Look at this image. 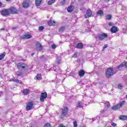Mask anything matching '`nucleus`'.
<instances>
[{"label":"nucleus","instance_id":"nucleus-1","mask_svg":"<svg viewBox=\"0 0 127 127\" xmlns=\"http://www.w3.org/2000/svg\"><path fill=\"white\" fill-rule=\"evenodd\" d=\"M125 101H123L119 103L118 104L115 106H113L112 107V109L114 111H118V110H120L121 108H122L123 106L125 105Z\"/></svg>","mask_w":127,"mask_h":127},{"label":"nucleus","instance_id":"nucleus-2","mask_svg":"<svg viewBox=\"0 0 127 127\" xmlns=\"http://www.w3.org/2000/svg\"><path fill=\"white\" fill-rule=\"evenodd\" d=\"M114 74H116V72H115L114 69L112 67L108 68L105 73V75L108 78H110V77L113 76Z\"/></svg>","mask_w":127,"mask_h":127},{"label":"nucleus","instance_id":"nucleus-3","mask_svg":"<svg viewBox=\"0 0 127 127\" xmlns=\"http://www.w3.org/2000/svg\"><path fill=\"white\" fill-rule=\"evenodd\" d=\"M18 69H23V70H28V65L27 64L23 63H20L17 64Z\"/></svg>","mask_w":127,"mask_h":127},{"label":"nucleus","instance_id":"nucleus-4","mask_svg":"<svg viewBox=\"0 0 127 127\" xmlns=\"http://www.w3.org/2000/svg\"><path fill=\"white\" fill-rule=\"evenodd\" d=\"M10 12H9V9H5L4 10H2L1 11V14L3 15V16H7L9 15L10 14Z\"/></svg>","mask_w":127,"mask_h":127},{"label":"nucleus","instance_id":"nucleus-5","mask_svg":"<svg viewBox=\"0 0 127 127\" xmlns=\"http://www.w3.org/2000/svg\"><path fill=\"white\" fill-rule=\"evenodd\" d=\"M107 37H108V35L106 33L100 34L98 36V38L99 40H103V39L107 38Z\"/></svg>","mask_w":127,"mask_h":127},{"label":"nucleus","instance_id":"nucleus-6","mask_svg":"<svg viewBox=\"0 0 127 127\" xmlns=\"http://www.w3.org/2000/svg\"><path fill=\"white\" fill-rule=\"evenodd\" d=\"M47 98V93L46 92H44L41 93V95L40 97V101L44 102V99Z\"/></svg>","mask_w":127,"mask_h":127},{"label":"nucleus","instance_id":"nucleus-7","mask_svg":"<svg viewBox=\"0 0 127 127\" xmlns=\"http://www.w3.org/2000/svg\"><path fill=\"white\" fill-rule=\"evenodd\" d=\"M68 108H67V107L62 108V115L63 117H65L66 115L68 114Z\"/></svg>","mask_w":127,"mask_h":127},{"label":"nucleus","instance_id":"nucleus-8","mask_svg":"<svg viewBox=\"0 0 127 127\" xmlns=\"http://www.w3.org/2000/svg\"><path fill=\"white\" fill-rule=\"evenodd\" d=\"M29 6H30V3L29 1L25 0L23 2V7L24 8H28Z\"/></svg>","mask_w":127,"mask_h":127},{"label":"nucleus","instance_id":"nucleus-9","mask_svg":"<svg viewBox=\"0 0 127 127\" xmlns=\"http://www.w3.org/2000/svg\"><path fill=\"white\" fill-rule=\"evenodd\" d=\"M31 37H32L31 35L29 34H25L21 37V39H29V38H31Z\"/></svg>","mask_w":127,"mask_h":127},{"label":"nucleus","instance_id":"nucleus-10","mask_svg":"<svg viewBox=\"0 0 127 127\" xmlns=\"http://www.w3.org/2000/svg\"><path fill=\"white\" fill-rule=\"evenodd\" d=\"M32 107H33V102H28L26 106V109L27 111H30V110L32 109Z\"/></svg>","mask_w":127,"mask_h":127},{"label":"nucleus","instance_id":"nucleus-11","mask_svg":"<svg viewBox=\"0 0 127 127\" xmlns=\"http://www.w3.org/2000/svg\"><path fill=\"white\" fill-rule=\"evenodd\" d=\"M91 15H92V11H91V9H88L84 17H85V18H88V17H91Z\"/></svg>","mask_w":127,"mask_h":127},{"label":"nucleus","instance_id":"nucleus-12","mask_svg":"<svg viewBox=\"0 0 127 127\" xmlns=\"http://www.w3.org/2000/svg\"><path fill=\"white\" fill-rule=\"evenodd\" d=\"M10 13H16L17 12V9L15 7H11L9 9Z\"/></svg>","mask_w":127,"mask_h":127},{"label":"nucleus","instance_id":"nucleus-13","mask_svg":"<svg viewBox=\"0 0 127 127\" xmlns=\"http://www.w3.org/2000/svg\"><path fill=\"white\" fill-rule=\"evenodd\" d=\"M36 47L38 51H41L43 50V47H42V45H41V44H40V43L39 42L37 43Z\"/></svg>","mask_w":127,"mask_h":127},{"label":"nucleus","instance_id":"nucleus-14","mask_svg":"<svg viewBox=\"0 0 127 127\" xmlns=\"http://www.w3.org/2000/svg\"><path fill=\"white\" fill-rule=\"evenodd\" d=\"M122 67H127V63L126 62L122 63L120 65H118L117 68V69H120Z\"/></svg>","mask_w":127,"mask_h":127},{"label":"nucleus","instance_id":"nucleus-15","mask_svg":"<svg viewBox=\"0 0 127 127\" xmlns=\"http://www.w3.org/2000/svg\"><path fill=\"white\" fill-rule=\"evenodd\" d=\"M83 47H84V45L82 43H77L76 46V48L78 49H83Z\"/></svg>","mask_w":127,"mask_h":127},{"label":"nucleus","instance_id":"nucleus-16","mask_svg":"<svg viewBox=\"0 0 127 127\" xmlns=\"http://www.w3.org/2000/svg\"><path fill=\"white\" fill-rule=\"evenodd\" d=\"M84 106V104H83V102L81 101H78L76 105V108H78V109H80L82 108Z\"/></svg>","mask_w":127,"mask_h":127},{"label":"nucleus","instance_id":"nucleus-17","mask_svg":"<svg viewBox=\"0 0 127 127\" xmlns=\"http://www.w3.org/2000/svg\"><path fill=\"white\" fill-rule=\"evenodd\" d=\"M56 22H55V21H53L52 20L49 21L48 24L49 25H50V26H51L52 25H53V26H54V25H56Z\"/></svg>","mask_w":127,"mask_h":127},{"label":"nucleus","instance_id":"nucleus-18","mask_svg":"<svg viewBox=\"0 0 127 127\" xmlns=\"http://www.w3.org/2000/svg\"><path fill=\"white\" fill-rule=\"evenodd\" d=\"M111 31L112 33H116L118 31V27L116 26H113L111 29Z\"/></svg>","mask_w":127,"mask_h":127},{"label":"nucleus","instance_id":"nucleus-19","mask_svg":"<svg viewBox=\"0 0 127 127\" xmlns=\"http://www.w3.org/2000/svg\"><path fill=\"white\" fill-rule=\"evenodd\" d=\"M78 75L80 77H83L85 75V71L83 69H81L78 71Z\"/></svg>","mask_w":127,"mask_h":127},{"label":"nucleus","instance_id":"nucleus-20","mask_svg":"<svg viewBox=\"0 0 127 127\" xmlns=\"http://www.w3.org/2000/svg\"><path fill=\"white\" fill-rule=\"evenodd\" d=\"M23 94L24 96H27L29 94V90L28 89H24L23 90Z\"/></svg>","mask_w":127,"mask_h":127},{"label":"nucleus","instance_id":"nucleus-21","mask_svg":"<svg viewBox=\"0 0 127 127\" xmlns=\"http://www.w3.org/2000/svg\"><path fill=\"white\" fill-rule=\"evenodd\" d=\"M74 9V6L70 5L67 7V10L68 12H72Z\"/></svg>","mask_w":127,"mask_h":127},{"label":"nucleus","instance_id":"nucleus-22","mask_svg":"<svg viewBox=\"0 0 127 127\" xmlns=\"http://www.w3.org/2000/svg\"><path fill=\"white\" fill-rule=\"evenodd\" d=\"M119 119L121 121H126V120H127V116H125V115L121 116Z\"/></svg>","mask_w":127,"mask_h":127},{"label":"nucleus","instance_id":"nucleus-23","mask_svg":"<svg viewBox=\"0 0 127 127\" xmlns=\"http://www.w3.org/2000/svg\"><path fill=\"white\" fill-rule=\"evenodd\" d=\"M41 1H42V0H35V4L36 6H39L41 3Z\"/></svg>","mask_w":127,"mask_h":127},{"label":"nucleus","instance_id":"nucleus-24","mask_svg":"<svg viewBox=\"0 0 127 127\" xmlns=\"http://www.w3.org/2000/svg\"><path fill=\"white\" fill-rule=\"evenodd\" d=\"M12 82H15V83H19V84L22 83V81H20L19 80H18V79L13 78L12 79Z\"/></svg>","mask_w":127,"mask_h":127},{"label":"nucleus","instance_id":"nucleus-25","mask_svg":"<svg viewBox=\"0 0 127 127\" xmlns=\"http://www.w3.org/2000/svg\"><path fill=\"white\" fill-rule=\"evenodd\" d=\"M15 75H16L17 76H18V77H19L20 76H22V72L18 70V71L15 72Z\"/></svg>","mask_w":127,"mask_h":127},{"label":"nucleus","instance_id":"nucleus-26","mask_svg":"<svg viewBox=\"0 0 127 127\" xmlns=\"http://www.w3.org/2000/svg\"><path fill=\"white\" fill-rule=\"evenodd\" d=\"M104 105H105V106L106 107V108H110V107H111V104L110 103V102L108 101H106L104 103Z\"/></svg>","mask_w":127,"mask_h":127},{"label":"nucleus","instance_id":"nucleus-27","mask_svg":"<svg viewBox=\"0 0 127 127\" xmlns=\"http://www.w3.org/2000/svg\"><path fill=\"white\" fill-rule=\"evenodd\" d=\"M66 29V27L65 26H62L60 28V29L59 30V32H63L64 30Z\"/></svg>","mask_w":127,"mask_h":127},{"label":"nucleus","instance_id":"nucleus-28","mask_svg":"<svg viewBox=\"0 0 127 127\" xmlns=\"http://www.w3.org/2000/svg\"><path fill=\"white\" fill-rule=\"evenodd\" d=\"M55 2V0H49L48 2V4L49 5H51V4H53Z\"/></svg>","mask_w":127,"mask_h":127},{"label":"nucleus","instance_id":"nucleus-29","mask_svg":"<svg viewBox=\"0 0 127 127\" xmlns=\"http://www.w3.org/2000/svg\"><path fill=\"white\" fill-rule=\"evenodd\" d=\"M36 79L37 80H41L42 79V77H41V74H38L37 76H36Z\"/></svg>","mask_w":127,"mask_h":127},{"label":"nucleus","instance_id":"nucleus-30","mask_svg":"<svg viewBox=\"0 0 127 127\" xmlns=\"http://www.w3.org/2000/svg\"><path fill=\"white\" fill-rule=\"evenodd\" d=\"M112 15L111 14H108L106 15V19H108V20H111L112 19Z\"/></svg>","mask_w":127,"mask_h":127},{"label":"nucleus","instance_id":"nucleus-31","mask_svg":"<svg viewBox=\"0 0 127 127\" xmlns=\"http://www.w3.org/2000/svg\"><path fill=\"white\" fill-rule=\"evenodd\" d=\"M118 89H119L120 90H121V89H123L124 88V86L122 84L120 83L118 84Z\"/></svg>","mask_w":127,"mask_h":127},{"label":"nucleus","instance_id":"nucleus-32","mask_svg":"<svg viewBox=\"0 0 127 127\" xmlns=\"http://www.w3.org/2000/svg\"><path fill=\"white\" fill-rule=\"evenodd\" d=\"M103 12L102 10H100L97 12V15H101V14H103Z\"/></svg>","mask_w":127,"mask_h":127},{"label":"nucleus","instance_id":"nucleus-33","mask_svg":"<svg viewBox=\"0 0 127 127\" xmlns=\"http://www.w3.org/2000/svg\"><path fill=\"white\" fill-rule=\"evenodd\" d=\"M4 56H5V53L1 54L0 55V60H1V59L4 57Z\"/></svg>","mask_w":127,"mask_h":127},{"label":"nucleus","instance_id":"nucleus-34","mask_svg":"<svg viewBox=\"0 0 127 127\" xmlns=\"http://www.w3.org/2000/svg\"><path fill=\"white\" fill-rule=\"evenodd\" d=\"M57 62L58 64H60V62H61V58H58L57 59Z\"/></svg>","mask_w":127,"mask_h":127},{"label":"nucleus","instance_id":"nucleus-35","mask_svg":"<svg viewBox=\"0 0 127 127\" xmlns=\"http://www.w3.org/2000/svg\"><path fill=\"white\" fill-rule=\"evenodd\" d=\"M73 127H77V122L76 121H74L73 122Z\"/></svg>","mask_w":127,"mask_h":127},{"label":"nucleus","instance_id":"nucleus-36","mask_svg":"<svg viewBox=\"0 0 127 127\" xmlns=\"http://www.w3.org/2000/svg\"><path fill=\"white\" fill-rule=\"evenodd\" d=\"M51 127V125L50 124H49V123H47V124H46L44 125V127Z\"/></svg>","mask_w":127,"mask_h":127},{"label":"nucleus","instance_id":"nucleus-37","mask_svg":"<svg viewBox=\"0 0 127 127\" xmlns=\"http://www.w3.org/2000/svg\"><path fill=\"white\" fill-rule=\"evenodd\" d=\"M51 47L52 49H55L57 46H56V45L55 44H53L52 45Z\"/></svg>","mask_w":127,"mask_h":127},{"label":"nucleus","instance_id":"nucleus-38","mask_svg":"<svg viewBox=\"0 0 127 127\" xmlns=\"http://www.w3.org/2000/svg\"><path fill=\"white\" fill-rule=\"evenodd\" d=\"M43 29H44V27H43V26H40L39 27V30L40 31H42V30H43Z\"/></svg>","mask_w":127,"mask_h":127},{"label":"nucleus","instance_id":"nucleus-39","mask_svg":"<svg viewBox=\"0 0 127 127\" xmlns=\"http://www.w3.org/2000/svg\"><path fill=\"white\" fill-rule=\"evenodd\" d=\"M55 71L56 72H57L58 73H61V69H60V68L56 69H55Z\"/></svg>","mask_w":127,"mask_h":127},{"label":"nucleus","instance_id":"nucleus-40","mask_svg":"<svg viewBox=\"0 0 127 127\" xmlns=\"http://www.w3.org/2000/svg\"><path fill=\"white\" fill-rule=\"evenodd\" d=\"M109 26H114L115 25V24L114 23L109 22L108 23Z\"/></svg>","mask_w":127,"mask_h":127},{"label":"nucleus","instance_id":"nucleus-41","mask_svg":"<svg viewBox=\"0 0 127 127\" xmlns=\"http://www.w3.org/2000/svg\"><path fill=\"white\" fill-rule=\"evenodd\" d=\"M111 125L112 126V127H116L117 126V124L114 122H112L111 123Z\"/></svg>","mask_w":127,"mask_h":127},{"label":"nucleus","instance_id":"nucleus-42","mask_svg":"<svg viewBox=\"0 0 127 127\" xmlns=\"http://www.w3.org/2000/svg\"><path fill=\"white\" fill-rule=\"evenodd\" d=\"M77 55H78V53H75L73 55V57H77Z\"/></svg>","mask_w":127,"mask_h":127},{"label":"nucleus","instance_id":"nucleus-43","mask_svg":"<svg viewBox=\"0 0 127 127\" xmlns=\"http://www.w3.org/2000/svg\"><path fill=\"white\" fill-rule=\"evenodd\" d=\"M107 47H108V45L107 44H105L104 46H103V48H107Z\"/></svg>","mask_w":127,"mask_h":127},{"label":"nucleus","instance_id":"nucleus-44","mask_svg":"<svg viewBox=\"0 0 127 127\" xmlns=\"http://www.w3.org/2000/svg\"><path fill=\"white\" fill-rule=\"evenodd\" d=\"M101 114H104V113H105V110L101 111Z\"/></svg>","mask_w":127,"mask_h":127},{"label":"nucleus","instance_id":"nucleus-45","mask_svg":"<svg viewBox=\"0 0 127 127\" xmlns=\"http://www.w3.org/2000/svg\"><path fill=\"white\" fill-rule=\"evenodd\" d=\"M59 127H65V126H64L63 125H60Z\"/></svg>","mask_w":127,"mask_h":127},{"label":"nucleus","instance_id":"nucleus-46","mask_svg":"<svg viewBox=\"0 0 127 127\" xmlns=\"http://www.w3.org/2000/svg\"><path fill=\"white\" fill-rule=\"evenodd\" d=\"M2 95V92L0 91V97H1Z\"/></svg>","mask_w":127,"mask_h":127},{"label":"nucleus","instance_id":"nucleus-47","mask_svg":"<svg viewBox=\"0 0 127 127\" xmlns=\"http://www.w3.org/2000/svg\"><path fill=\"white\" fill-rule=\"evenodd\" d=\"M1 30H4V28H2V29H0V31H1Z\"/></svg>","mask_w":127,"mask_h":127},{"label":"nucleus","instance_id":"nucleus-48","mask_svg":"<svg viewBox=\"0 0 127 127\" xmlns=\"http://www.w3.org/2000/svg\"><path fill=\"white\" fill-rule=\"evenodd\" d=\"M97 120H99V119H100V117H99V116H97Z\"/></svg>","mask_w":127,"mask_h":127},{"label":"nucleus","instance_id":"nucleus-49","mask_svg":"<svg viewBox=\"0 0 127 127\" xmlns=\"http://www.w3.org/2000/svg\"><path fill=\"white\" fill-rule=\"evenodd\" d=\"M2 4V3H1V2H0V6H1Z\"/></svg>","mask_w":127,"mask_h":127},{"label":"nucleus","instance_id":"nucleus-50","mask_svg":"<svg viewBox=\"0 0 127 127\" xmlns=\"http://www.w3.org/2000/svg\"><path fill=\"white\" fill-rule=\"evenodd\" d=\"M106 1H110V0H105Z\"/></svg>","mask_w":127,"mask_h":127},{"label":"nucleus","instance_id":"nucleus-51","mask_svg":"<svg viewBox=\"0 0 127 127\" xmlns=\"http://www.w3.org/2000/svg\"><path fill=\"white\" fill-rule=\"evenodd\" d=\"M6 1H9L10 0H5Z\"/></svg>","mask_w":127,"mask_h":127},{"label":"nucleus","instance_id":"nucleus-52","mask_svg":"<svg viewBox=\"0 0 127 127\" xmlns=\"http://www.w3.org/2000/svg\"><path fill=\"white\" fill-rule=\"evenodd\" d=\"M65 0H64V1L65 2Z\"/></svg>","mask_w":127,"mask_h":127},{"label":"nucleus","instance_id":"nucleus-53","mask_svg":"<svg viewBox=\"0 0 127 127\" xmlns=\"http://www.w3.org/2000/svg\"><path fill=\"white\" fill-rule=\"evenodd\" d=\"M106 126H107V124L105 125V127H106Z\"/></svg>","mask_w":127,"mask_h":127},{"label":"nucleus","instance_id":"nucleus-54","mask_svg":"<svg viewBox=\"0 0 127 127\" xmlns=\"http://www.w3.org/2000/svg\"><path fill=\"white\" fill-rule=\"evenodd\" d=\"M43 57V56H42V57Z\"/></svg>","mask_w":127,"mask_h":127}]
</instances>
